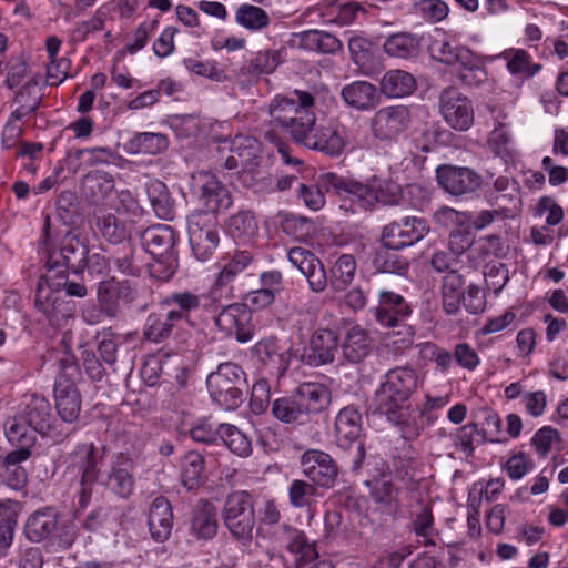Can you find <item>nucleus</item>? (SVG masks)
I'll return each mask as SVG.
<instances>
[{
	"instance_id": "obj_36",
	"label": "nucleus",
	"mask_w": 568,
	"mask_h": 568,
	"mask_svg": "<svg viewBox=\"0 0 568 568\" xmlns=\"http://www.w3.org/2000/svg\"><path fill=\"white\" fill-rule=\"evenodd\" d=\"M216 508L209 501L199 503L194 509L190 531L197 539H212L217 532Z\"/></svg>"
},
{
	"instance_id": "obj_11",
	"label": "nucleus",
	"mask_w": 568,
	"mask_h": 568,
	"mask_svg": "<svg viewBox=\"0 0 568 568\" xmlns=\"http://www.w3.org/2000/svg\"><path fill=\"white\" fill-rule=\"evenodd\" d=\"M220 151L229 154L221 164L227 170H239L242 176L251 175L261 161L262 145L257 139L247 134H237L231 140H225L220 145Z\"/></svg>"
},
{
	"instance_id": "obj_15",
	"label": "nucleus",
	"mask_w": 568,
	"mask_h": 568,
	"mask_svg": "<svg viewBox=\"0 0 568 568\" xmlns=\"http://www.w3.org/2000/svg\"><path fill=\"white\" fill-rule=\"evenodd\" d=\"M429 232V226L424 219L404 217L400 221H394L384 226L382 240L385 246L394 251L412 246L425 237Z\"/></svg>"
},
{
	"instance_id": "obj_54",
	"label": "nucleus",
	"mask_w": 568,
	"mask_h": 568,
	"mask_svg": "<svg viewBox=\"0 0 568 568\" xmlns=\"http://www.w3.org/2000/svg\"><path fill=\"white\" fill-rule=\"evenodd\" d=\"M374 267L384 273H394L398 275H404L409 264L408 262L400 257L394 250L385 246L377 250L373 257Z\"/></svg>"
},
{
	"instance_id": "obj_44",
	"label": "nucleus",
	"mask_w": 568,
	"mask_h": 568,
	"mask_svg": "<svg viewBox=\"0 0 568 568\" xmlns=\"http://www.w3.org/2000/svg\"><path fill=\"white\" fill-rule=\"evenodd\" d=\"M38 432L29 425V422L22 417L19 412L17 415L8 418L4 423V434L8 440L14 445H19V449H29L37 440Z\"/></svg>"
},
{
	"instance_id": "obj_2",
	"label": "nucleus",
	"mask_w": 568,
	"mask_h": 568,
	"mask_svg": "<svg viewBox=\"0 0 568 568\" xmlns=\"http://www.w3.org/2000/svg\"><path fill=\"white\" fill-rule=\"evenodd\" d=\"M288 261L307 280L308 287L314 293H322L326 287L338 293L344 292L354 281L357 263L352 254L338 256L329 271V280L322 261L310 250L301 246L292 247L287 253Z\"/></svg>"
},
{
	"instance_id": "obj_35",
	"label": "nucleus",
	"mask_w": 568,
	"mask_h": 568,
	"mask_svg": "<svg viewBox=\"0 0 568 568\" xmlns=\"http://www.w3.org/2000/svg\"><path fill=\"white\" fill-rule=\"evenodd\" d=\"M81 190L85 199L99 204L113 192L114 179L109 172L94 170L82 178Z\"/></svg>"
},
{
	"instance_id": "obj_57",
	"label": "nucleus",
	"mask_w": 568,
	"mask_h": 568,
	"mask_svg": "<svg viewBox=\"0 0 568 568\" xmlns=\"http://www.w3.org/2000/svg\"><path fill=\"white\" fill-rule=\"evenodd\" d=\"M131 149L138 153L158 154L168 148V139L161 133H138L130 141Z\"/></svg>"
},
{
	"instance_id": "obj_39",
	"label": "nucleus",
	"mask_w": 568,
	"mask_h": 568,
	"mask_svg": "<svg viewBox=\"0 0 568 568\" xmlns=\"http://www.w3.org/2000/svg\"><path fill=\"white\" fill-rule=\"evenodd\" d=\"M283 528L290 532L286 548L291 554L295 555L297 566H304L317 559L318 551L315 540H311L304 531L290 525H284Z\"/></svg>"
},
{
	"instance_id": "obj_34",
	"label": "nucleus",
	"mask_w": 568,
	"mask_h": 568,
	"mask_svg": "<svg viewBox=\"0 0 568 568\" xmlns=\"http://www.w3.org/2000/svg\"><path fill=\"white\" fill-rule=\"evenodd\" d=\"M30 455L31 452L24 448L13 450L6 456L0 467V477L11 489L19 490L27 484V471L21 463L27 460Z\"/></svg>"
},
{
	"instance_id": "obj_58",
	"label": "nucleus",
	"mask_w": 568,
	"mask_h": 568,
	"mask_svg": "<svg viewBox=\"0 0 568 568\" xmlns=\"http://www.w3.org/2000/svg\"><path fill=\"white\" fill-rule=\"evenodd\" d=\"M488 146L497 156H508L511 153L513 138L509 125L504 122H497L488 136Z\"/></svg>"
},
{
	"instance_id": "obj_33",
	"label": "nucleus",
	"mask_w": 568,
	"mask_h": 568,
	"mask_svg": "<svg viewBox=\"0 0 568 568\" xmlns=\"http://www.w3.org/2000/svg\"><path fill=\"white\" fill-rule=\"evenodd\" d=\"M344 102L356 110L374 109L379 101L377 89L367 81H354L342 89Z\"/></svg>"
},
{
	"instance_id": "obj_31",
	"label": "nucleus",
	"mask_w": 568,
	"mask_h": 568,
	"mask_svg": "<svg viewBox=\"0 0 568 568\" xmlns=\"http://www.w3.org/2000/svg\"><path fill=\"white\" fill-rule=\"evenodd\" d=\"M202 305V297L190 291L174 292L165 296L160 306L178 323L189 321L190 313Z\"/></svg>"
},
{
	"instance_id": "obj_21",
	"label": "nucleus",
	"mask_w": 568,
	"mask_h": 568,
	"mask_svg": "<svg viewBox=\"0 0 568 568\" xmlns=\"http://www.w3.org/2000/svg\"><path fill=\"white\" fill-rule=\"evenodd\" d=\"M394 424L400 436L406 440L417 438L424 428V413L418 407L410 404L398 405V407H386L377 409Z\"/></svg>"
},
{
	"instance_id": "obj_10",
	"label": "nucleus",
	"mask_w": 568,
	"mask_h": 568,
	"mask_svg": "<svg viewBox=\"0 0 568 568\" xmlns=\"http://www.w3.org/2000/svg\"><path fill=\"white\" fill-rule=\"evenodd\" d=\"M191 248L200 261H206L215 252L219 242V222L213 212L195 211L187 217Z\"/></svg>"
},
{
	"instance_id": "obj_19",
	"label": "nucleus",
	"mask_w": 568,
	"mask_h": 568,
	"mask_svg": "<svg viewBox=\"0 0 568 568\" xmlns=\"http://www.w3.org/2000/svg\"><path fill=\"white\" fill-rule=\"evenodd\" d=\"M438 184L449 194L458 196L471 193L481 184V178L463 166L442 165L436 170Z\"/></svg>"
},
{
	"instance_id": "obj_12",
	"label": "nucleus",
	"mask_w": 568,
	"mask_h": 568,
	"mask_svg": "<svg viewBox=\"0 0 568 568\" xmlns=\"http://www.w3.org/2000/svg\"><path fill=\"white\" fill-rule=\"evenodd\" d=\"M88 254V246L80 236L69 232L63 236L59 250L50 252L47 260L48 274L57 272V277H59L63 273V271H59L60 267L77 275L82 274Z\"/></svg>"
},
{
	"instance_id": "obj_3",
	"label": "nucleus",
	"mask_w": 568,
	"mask_h": 568,
	"mask_svg": "<svg viewBox=\"0 0 568 568\" xmlns=\"http://www.w3.org/2000/svg\"><path fill=\"white\" fill-rule=\"evenodd\" d=\"M331 399V390L324 384L305 383L290 396L275 399L272 404V414L286 424H304L311 415L324 410Z\"/></svg>"
},
{
	"instance_id": "obj_26",
	"label": "nucleus",
	"mask_w": 568,
	"mask_h": 568,
	"mask_svg": "<svg viewBox=\"0 0 568 568\" xmlns=\"http://www.w3.org/2000/svg\"><path fill=\"white\" fill-rule=\"evenodd\" d=\"M337 333L328 328H317L310 339L307 361L311 365L321 366L332 364L338 351Z\"/></svg>"
},
{
	"instance_id": "obj_49",
	"label": "nucleus",
	"mask_w": 568,
	"mask_h": 568,
	"mask_svg": "<svg viewBox=\"0 0 568 568\" xmlns=\"http://www.w3.org/2000/svg\"><path fill=\"white\" fill-rule=\"evenodd\" d=\"M113 260L116 271L125 276H140L146 265L143 260V252L131 245H125L116 252Z\"/></svg>"
},
{
	"instance_id": "obj_24",
	"label": "nucleus",
	"mask_w": 568,
	"mask_h": 568,
	"mask_svg": "<svg viewBox=\"0 0 568 568\" xmlns=\"http://www.w3.org/2000/svg\"><path fill=\"white\" fill-rule=\"evenodd\" d=\"M20 413L39 434L45 435L55 422L50 402L38 394L26 395Z\"/></svg>"
},
{
	"instance_id": "obj_5",
	"label": "nucleus",
	"mask_w": 568,
	"mask_h": 568,
	"mask_svg": "<svg viewBox=\"0 0 568 568\" xmlns=\"http://www.w3.org/2000/svg\"><path fill=\"white\" fill-rule=\"evenodd\" d=\"M245 373L240 365L226 362L217 366L206 379L212 399L225 409H236L243 403Z\"/></svg>"
},
{
	"instance_id": "obj_32",
	"label": "nucleus",
	"mask_w": 568,
	"mask_h": 568,
	"mask_svg": "<svg viewBox=\"0 0 568 568\" xmlns=\"http://www.w3.org/2000/svg\"><path fill=\"white\" fill-rule=\"evenodd\" d=\"M369 488L372 500L388 513H395L399 509L400 489L397 487L389 476L383 475L366 481Z\"/></svg>"
},
{
	"instance_id": "obj_6",
	"label": "nucleus",
	"mask_w": 568,
	"mask_h": 568,
	"mask_svg": "<svg viewBox=\"0 0 568 568\" xmlns=\"http://www.w3.org/2000/svg\"><path fill=\"white\" fill-rule=\"evenodd\" d=\"M420 385L422 379L414 367L405 365L389 369L375 393L376 408L408 404Z\"/></svg>"
},
{
	"instance_id": "obj_46",
	"label": "nucleus",
	"mask_w": 568,
	"mask_h": 568,
	"mask_svg": "<svg viewBox=\"0 0 568 568\" xmlns=\"http://www.w3.org/2000/svg\"><path fill=\"white\" fill-rule=\"evenodd\" d=\"M465 281L457 271L446 273L442 284V298L444 311L448 315H455L460 308L463 286Z\"/></svg>"
},
{
	"instance_id": "obj_45",
	"label": "nucleus",
	"mask_w": 568,
	"mask_h": 568,
	"mask_svg": "<svg viewBox=\"0 0 568 568\" xmlns=\"http://www.w3.org/2000/svg\"><path fill=\"white\" fill-rule=\"evenodd\" d=\"M430 55L448 65L469 63L471 51L466 47H453L446 39H433L428 47Z\"/></svg>"
},
{
	"instance_id": "obj_56",
	"label": "nucleus",
	"mask_w": 568,
	"mask_h": 568,
	"mask_svg": "<svg viewBox=\"0 0 568 568\" xmlns=\"http://www.w3.org/2000/svg\"><path fill=\"white\" fill-rule=\"evenodd\" d=\"M282 63L281 53L276 50L260 51L243 67V73L248 74H270Z\"/></svg>"
},
{
	"instance_id": "obj_47",
	"label": "nucleus",
	"mask_w": 568,
	"mask_h": 568,
	"mask_svg": "<svg viewBox=\"0 0 568 568\" xmlns=\"http://www.w3.org/2000/svg\"><path fill=\"white\" fill-rule=\"evenodd\" d=\"M301 47L306 50L334 54L342 50L343 44L335 36L320 30H307L301 33Z\"/></svg>"
},
{
	"instance_id": "obj_9",
	"label": "nucleus",
	"mask_w": 568,
	"mask_h": 568,
	"mask_svg": "<svg viewBox=\"0 0 568 568\" xmlns=\"http://www.w3.org/2000/svg\"><path fill=\"white\" fill-rule=\"evenodd\" d=\"M369 312L379 325L384 327H400L397 335L402 337L392 342L394 346L408 348L413 345V332L406 325L400 324L412 313L409 304L402 295L386 288L379 290L378 305L371 308Z\"/></svg>"
},
{
	"instance_id": "obj_20",
	"label": "nucleus",
	"mask_w": 568,
	"mask_h": 568,
	"mask_svg": "<svg viewBox=\"0 0 568 568\" xmlns=\"http://www.w3.org/2000/svg\"><path fill=\"white\" fill-rule=\"evenodd\" d=\"M195 180V187L200 202L206 209L205 212L216 214L220 210L229 209L232 197L229 190L211 173L199 172Z\"/></svg>"
},
{
	"instance_id": "obj_7",
	"label": "nucleus",
	"mask_w": 568,
	"mask_h": 568,
	"mask_svg": "<svg viewBox=\"0 0 568 568\" xmlns=\"http://www.w3.org/2000/svg\"><path fill=\"white\" fill-rule=\"evenodd\" d=\"M222 519L232 537L243 545L251 544L255 527L253 496L244 490L229 494L222 509Z\"/></svg>"
},
{
	"instance_id": "obj_30",
	"label": "nucleus",
	"mask_w": 568,
	"mask_h": 568,
	"mask_svg": "<svg viewBox=\"0 0 568 568\" xmlns=\"http://www.w3.org/2000/svg\"><path fill=\"white\" fill-rule=\"evenodd\" d=\"M141 242L145 251L152 256H163L174 251L175 234L171 226L156 224L148 227L141 234Z\"/></svg>"
},
{
	"instance_id": "obj_25",
	"label": "nucleus",
	"mask_w": 568,
	"mask_h": 568,
	"mask_svg": "<svg viewBox=\"0 0 568 568\" xmlns=\"http://www.w3.org/2000/svg\"><path fill=\"white\" fill-rule=\"evenodd\" d=\"M336 444L342 448H348L358 442L363 434V417L354 405L343 407L334 425Z\"/></svg>"
},
{
	"instance_id": "obj_13",
	"label": "nucleus",
	"mask_w": 568,
	"mask_h": 568,
	"mask_svg": "<svg viewBox=\"0 0 568 568\" xmlns=\"http://www.w3.org/2000/svg\"><path fill=\"white\" fill-rule=\"evenodd\" d=\"M439 113L454 130L467 131L474 123V109L469 99L457 88H445L438 98Z\"/></svg>"
},
{
	"instance_id": "obj_62",
	"label": "nucleus",
	"mask_w": 568,
	"mask_h": 568,
	"mask_svg": "<svg viewBox=\"0 0 568 568\" xmlns=\"http://www.w3.org/2000/svg\"><path fill=\"white\" fill-rule=\"evenodd\" d=\"M480 439L481 435L477 424H467L458 429L455 436V445L467 456H471L475 449V445L485 443V440Z\"/></svg>"
},
{
	"instance_id": "obj_43",
	"label": "nucleus",
	"mask_w": 568,
	"mask_h": 568,
	"mask_svg": "<svg viewBox=\"0 0 568 568\" xmlns=\"http://www.w3.org/2000/svg\"><path fill=\"white\" fill-rule=\"evenodd\" d=\"M415 89L416 80L414 75L404 70L387 71L381 80V90L389 98L409 95Z\"/></svg>"
},
{
	"instance_id": "obj_50",
	"label": "nucleus",
	"mask_w": 568,
	"mask_h": 568,
	"mask_svg": "<svg viewBox=\"0 0 568 568\" xmlns=\"http://www.w3.org/2000/svg\"><path fill=\"white\" fill-rule=\"evenodd\" d=\"M501 57L507 60V70L513 75L531 78L541 69L540 64L532 63L531 57L523 49L505 51Z\"/></svg>"
},
{
	"instance_id": "obj_42",
	"label": "nucleus",
	"mask_w": 568,
	"mask_h": 568,
	"mask_svg": "<svg viewBox=\"0 0 568 568\" xmlns=\"http://www.w3.org/2000/svg\"><path fill=\"white\" fill-rule=\"evenodd\" d=\"M383 47L389 57L412 59L419 54L420 39L409 32H398L387 37Z\"/></svg>"
},
{
	"instance_id": "obj_28",
	"label": "nucleus",
	"mask_w": 568,
	"mask_h": 568,
	"mask_svg": "<svg viewBox=\"0 0 568 568\" xmlns=\"http://www.w3.org/2000/svg\"><path fill=\"white\" fill-rule=\"evenodd\" d=\"M59 514L52 507L32 513L24 525V535L32 542H41L59 530Z\"/></svg>"
},
{
	"instance_id": "obj_48",
	"label": "nucleus",
	"mask_w": 568,
	"mask_h": 568,
	"mask_svg": "<svg viewBox=\"0 0 568 568\" xmlns=\"http://www.w3.org/2000/svg\"><path fill=\"white\" fill-rule=\"evenodd\" d=\"M229 234L240 243L250 242L257 233V222L251 211H240L227 223Z\"/></svg>"
},
{
	"instance_id": "obj_16",
	"label": "nucleus",
	"mask_w": 568,
	"mask_h": 568,
	"mask_svg": "<svg viewBox=\"0 0 568 568\" xmlns=\"http://www.w3.org/2000/svg\"><path fill=\"white\" fill-rule=\"evenodd\" d=\"M303 475L320 489H331L337 478L335 460L322 450H307L301 457Z\"/></svg>"
},
{
	"instance_id": "obj_53",
	"label": "nucleus",
	"mask_w": 568,
	"mask_h": 568,
	"mask_svg": "<svg viewBox=\"0 0 568 568\" xmlns=\"http://www.w3.org/2000/svg\"><path fill=\"white\" fill-rule=\"evenodd\" d=\"M235 21L250 31H261L268 27L270 17L264 9L245 3L236 9Z\"/></svg>"
},
{
	"instance_id": "obj_40",
	"label": "nucleus",
	"mask_w": 568,
	"mask_h": 568,
	"mask_svg": "<svg viewBox=\"0 0 568 568\" xmlns=\"http://www.w3.org/2000/svg\"><path fill=\"white\" fill-rule=\"evenodd\" d=\"M176 325L178 322L160 307L159 311L148 315L143 326V336L146 341L159 344L172 335Z\"/></svg>"
},
{
	"instance_id": "obj_52",
	"label": "nucleus",
	"mask_w": 568,
	"mask_h": 568,
	"mask_svg": "<svg viewBox=\"0 0 568 568\" xmlns=\"http://www.w3.org/2000/svg\"><path fill=\"white\" fill-rule=\"evenodd\" d=\"M220 439L233 454L240 457H247L252 453L250 438L234 425L221 424Z\"/></svg>"
},
{
	"instance_id": "obj_55",
	"label": "nucleus",
	"mask_w": 568,
	"mask_h": 568,
	"mask_svg": "<svg viewBox=\"0 0 568 568\" xmlns=\"http://www.w3.org/2000/svg\"><path fill=\"white\" fill-rule=\"evenodd\" d=\"M316 123V115L313 111V108L307 110H300V114L295 116L292 122H288L287 125H284L282 130L291 136V139L297 143L303 144L305 141L307 133Z\"/></svg>"
},
{
	"instance_id": "obj_8",
	"label": "nucleus",
	"mask_w": 568,
	"mask_h": 568,
	"mask_svg": "<svg viewBox=\"0 0 568 568\" xmlns=\"http://www.w3.org/2000/svg\"><path fill=\"white\" fill-rule=\"evenodd\" d=\"M57 274H47L43 282L38 283L36 306L43 313L52 324L60 325L62 321L67 320L70 314L64 312L61 307L63 302L59 300L52 290L63 288L68 296L85 297L88 295V287L84 278L81 282L70 281L65 278L63 282H53Z\"/></svg>"
},
{
	"instance_id": "obj_38",
	"label": "nucleus",
	"mask_w": 568,
	"mask_h": 568,
	"mask_svg": "<svg viewBox=\"0 0 568 568\" xmlns=\"http://www.w3.org/2000/svg\"><path fill=\"white\" fill-rule=\"evenodd\" d=\"M302 145L332 156H337L342 153L339 141L335 136L332 120H329L327 124H314Z\"/></svg>"
},
{
	"instance_id": "obj_37",
	"label": "nucleus",
	"mask_w": 568,
	"mask_h": 568,
	"mask_svg": "<svg viewBox=\"0 0 568 568\" xmlns=\"http://www.w3.org/2000/svg\"><path fill=\"white\" fill-rule=\"evenodd\" d=\"M372 349V339L359 325L351 326L342 343V352L349 363H359Z\"/></svg>"
},
{
	"instance_id": "obj_51",
	"label": "nucleus",
	"mask_w": 568,
	"mask_h": 568,
	"mask_svg": "<svg viewBox=\"0 0 568 568\" xmlns=\"http://www.w3.org/2000/svg\"><path fill=\"white\" fill-rule=\"evenodd\" d=\"M203 469V456L195 450L187 452L181 463V480L183 486L189 490L197 488L201 484Z\"/></svg>"
},
{
	"instance_id": "obj_23",
	"label": "nucleus",
	"mask_w": 568,
	"mask_h": 568,
	"mask_svg": "<svg viewBox=\"0 0 568 568\" xmlns=\"http://www.w3.org/2000/svg\"><path fill=\"white\" fill-rule=\"evenodd\" d=\"M408 120L409 113L405 106L383 108L372 119V131L381 140H390L405 130Z\"/></svg>"
},
{
	"instance_id": "obj_27",
	"label": "nucleus",
	"mask_w": 568,
	"mask_h": 568,
	"mask_svg": "<svg viewBox=\"0 0 568 568\" xmlns=\"http://www.w3.org/2000/svg\"><path fill=\"white\" fill-rule=\"evenodd\" d=\"M135 292L126 282H118L114 278L99 281L97 288V298L99 305L103 307L109 318L115 317L119 312L120 298L128 302L134 300Z\"/></svg>"
},
{
	"instance_id": "obj_59",
	"label": "nucleus",
	"mask_w": 568,
	"mask_h": 568,
	"mask_svg": "<svg viewBox=\"0 0 568 568\" xmlns=\"http://www.w3.org/2000/svg\"><path fill=\"white\" fill-rule=\"evenodd\" d=\"M252 261V255L246 251L237 252L233 258L219 273L215 281L216 287L227 285L240 272L244 271Z\"/></svg>"
},
{
	"instance_id": "obj_1",
	"label": "nucleus",
	"mask_w": 568,
	"mask_h": 568,
	"mask_svg": "<svg viewBox=\"0 0 568 568\" xmlns=\"http://www.w3.org/2000/svg\"><path fill=\"white\" fill-rule=\"evenodd\" d=\"M108 452L106 445L97 447L93 443H81L68 456L65 473L78 478L77 497L80 508H85L91 501L95 484L121 498H129L134 491L132 455L126 452L112 455L109 469L103 471Z\"/></svg>"
},
{
	"instance_id": "obj_17",
	"label": "nucleus",
	"mask_w": 568,
	"mask_h": 568,
	"mask_svg": "<svg viewBox=\"0 0 568 568\" xmlns=\"http://www.w3.org/2000/svg\"><path fill=\"white\" fill-rule=\"evenodd\" d=\"M519 190L517 180L508 176H498L494 180L491 186L486 189L485 199L491 206L504 212V216L511 219L521 210Z\"/></svg>"
},
{
	"instance_id": "obj_18",
	"label": "nucleus",
	"mask_w": 568,
	"mask_h": 568,
	"mask_svg": "<svg viewBox=\"0 0 568 568\" xmlns=\"http://www.w3.org/2000/svg\"><path fill=\"white\" fill-rule=\"evenodd\" d=\"M293 95H277L268 104L271 122L275 126L282 129L300 114V110L314 108V97L310 92L294 90Z\"/></svg>"
},
{
	"instance_id": "obj_61",
	"label": "nucleus",
	"mask_w": 568,
	"mask_h": 568,
	"mask_svg": "<svg viewBox=\"0 0 568 568\" xmlns=\"http://www.w3.org/2000/svg\"><path fill=\"white\" fill-rule=\"evenodd\" d=\"M97 229L110 243H120L126 237V229L113 214H105L98 219Z\"/></svg>"
},
{
	"instance_id": "obj_63",
	"label": "nucleus",
	"mask_w": 568,
	"mask_h": 568,
	"mask_svg": "<svg viewBox=\"0 0 568 568\" xmlns=\"http://www.w3.org/2000/svg\"><path fill=\"white\" fill-rule=\"evenodd\" d=\"M152 191H149V197L155 214L161 219H170L173 213V206L165 192V185L161 182L152 184Z\"/></svg>"
},
{
	"instance_id": "obj_29",
	"label": "nucleus",
	"mask_w": 568,
	"mask_h": 568,
	"mask_svg": "<svg viewBox=\"0 0 568 568\" xmlns=\"http://www.w3.org/2000/svg\"><path fill=\"white\" fill-rule=\"evenodd\" d=\"M151 537L158 541L166 540L173 528V511L170 501L163 497H156L149 509L148 518Z\"/></svg>"
},
{
	"instance_id": "obj_4",
	"label": "nucleus",
	"mask_w": 568,
	"mask_h": 568,
	"mask_svg": "<svg viewBox=\"0 0 568 568\" xmlns=\"http://www.w3.org/2000/svg\"><path fill=\"white\" fill-rule=\"evenodd\" d=\"M297 191L298 197L313 211H318L324 206L325 192H333L343 199H348L362 209H368L373 197L366 185L333 172L320 174L313 185L300 184Z\"/></svg>"
},
{
	"instance_id": "obj_41",
	"label": "nucleus",
	"mask_w": 568,
	"mask_h": 568,
	"mask_svg": "<svg viewBox=\"0 0 568 568\" xmlns=\"http://www.w3.org/2000/svg\"><path fill=\"white\" fill-rule=\"evenodd\" d=\"M290 505L293 508H307L308 519L314 518L312 507L323 495L320 488L308 480L293 479L287 489Z\"/></svg>"
},
{
	"instance_id": "obj_60",
	"label": "nucleus",
	"mask_w": 568,
	"mask_h": 568,
	"mask_svg": "<svg viewBox=\"0 0 568 568\" xmlns=\"http://www.w3.org/2000/svg\"><path fill=\"white\" fill-rule=\"evenodd\" d=\"M153 263L148 264L150 276L162 282L171 280L179 265L176 253L153 256Z\"/></svg>"
},
{
	"instance_id": "obj_64",
	"label": "nucleus",
	"mask_w": 568,
	"mask_h": 568,
	"mask_svg": "<svg viewBox=\"0 0 568 568\" xmlns=\"http://www.w3.org/2000/svg\"><path fill=\"white\" fill-rule=\"evenodd\" d=\"M118 336L111 329H103L97 334L98 352L108 365L116 362L118 354Z\"/></svg>"
},
{
	"instance_id": "obj_14",
	"label": "nucleus",
	"mask_w": 568,
	"mask_h": 568,
	"mask_svg": "<svg viewBox=\"0 0 568 568\" xmlns=\"http://www.w3.org/2000/svg\"><path fill=\"white\" fill-rule=\"evenodd\" d=\"M215 325L226 336L239 343H247L254 336L252 312L247 304L233 303L223 307L215 316Z\"/></svg>"
},
{
	"instance_id": "obj_22",
	"label": "nucleus",
	"mask_w": 568,
	"mask_h": 568,
	"mask_svg": "<svg viewBox=\"0 0 568 568\" xmlns=\"http://www.w3.org/2000/svg\"><path fill=\"white\" fill-rule=\"evenodd\" d=\"M54 398L57 412L65 423L78 419L81 410V395L65 373L60 374L54 384Z\"/></svg>"
}]
</instances>
